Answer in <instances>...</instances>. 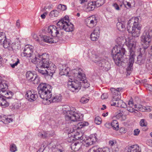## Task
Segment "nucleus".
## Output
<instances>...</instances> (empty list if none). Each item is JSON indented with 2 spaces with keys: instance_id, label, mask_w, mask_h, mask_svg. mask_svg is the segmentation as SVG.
I'll list each match as a JSON object with an SVG mask.
<instances>
[{
  "instance_id": "f257e3e1",
  "label": "nucleus",
  "mask_w": 152,
  "mask_h": 152,
  "mask_svg": "<svg viewBox=\"0 0 152 152\" xmlns=\"http://www.w3.org/2000/svg\"><path fill=\"white\" fill-rule=\"evenodd\" d=\"M72 73L73 76L76 80L73 81L72 78H69L68 84L69 89L71 91L77 92L80 89L81 86L85 88L90 86V84L86 79L85 75L82 69L77 68L73 70Z\"/></svg>"
},
{
  "instance_id": "f03ea898",
  "label": "nucleus",
  "mask_w": 152,
  "mask_h": 152,
  "mask_svg": "<svg viewBox=\"0 0 152 152\" xmlns=\"http://www.w3.org/2000/svg\"><path fill=\"white\" fill-rule=\"evenodd\" d=\"M118 45H116L112 50V57L115 64L119 66L124 60L123 58L125 50L123 47L124 40L122 37H119L116 39Z\"/></svg>"
},
{
  "instance_id": "7ed1b4c3",
  "label": "nucleus",
  "mask_w": 152,
  "mask_h": 152,
  "mask_svg": "<svg viewBox=\"0 0 152 152\" xmlns=\"http://www.w3.org/2000/svg\"><path fill=\"white\" fill-rule=\"evenodd\" d=\"M139 18L136 17L130 19L128 22L127 28L134 37H138L140 33L141 25L139 23Z\"/></svg>"
},
{
  "instance_id": "20e7f679",
  "label": "nucleus",
  "mask_w": 152,
  "mask_h": 152,
  "mask_svg": "<svg viewBox=\"0 0 152 152\" xmlns=\"http://www.w3.org/2000/svg\"><path fill=\"white\" fill-rule=\"evenodd\" d=\"M69 108V107L67 105L64 106L63 108V113L65 114L66 121L75 122L80 121L83 120L82 115L77 113L75 111L76 110L73 108H72L70 110H67Z\"/></svg>"
},
{
  "instance_id": "39448f33",
  "label": "nucleus",
  "mask_w": 152,
  "mask_h": 152,
  "mask_svg": "<svg viewBox=\"0 0 152 152\" xmlns=\"http://www.w3.org/2000/svg\"><path fill=\"white\" fill-rule=\"evenodd\" d=\"M59 32L56 27L51 25L48 27V43H53L57 42L59 40L57 35Z\"/></svg>"
},
{
  "instance_id": "423d86ee",
  "label": "nucleus",
  "mask_w": 152,
  "mask_h": 152,
  "mask_svg": "<svg viewBox=\"0 0 152 152\" xmlns=\"http://www.w3.org/2000/svg\"><path fill=\"white\" fill-rule=\"evenodd\" d=\"M60 29H63L67 32L72 31L74 30L73 25L71 23L64 21V19H61L57 23Z\"/></svg>"
},
{
  "instance_id": "0eeeda50",
  "label": "nucleus",
  "mask_w": 152,
  "mask_h": 152,
  "mask_svg": "<svg viewBox=\"0 0 152 152\" xmlns=\"http://www.w3.org/2000/svg\"><path fill=\"white\" fill-rule=\"evenodd\" d=\"M47 58L48 53H44L42 55H39L37 57L35 56L31 61L34 64H39L40 62L42 64H48Z\"/></svg>"
},
{
  "instance_id": "6e6552de",
  "label": "nucleus",
  "mask_w": 152,
  "mask_h": 152,
  "mask_svg": "<svg viewBox=\"0 0 152 152\" xmlns=\"http://www.w3.org/2000/svg\"><path fill=\"white\" fill-rule=\"evenodd\" d=\"M48 92L49 96H48V102L51 103L54 102H58L61 101L62 99V96L60 94L56 95L52 97V94L51 93L52 89V86L48 84Z\"/></svg>"
},
{
  "instance_id": "1a4fd4ad",
  "label": "nucleus",
  "mask_w": 152,
  "mask_h": 152,
  "mask_svg": "<svg viewBox=\"0 0 152 152\" xmlns=\"http://www.w3.org/2000/svg\"><path fill=\"white\" fill-rule=\"evenodd\" d=\"M152 37V32L151 31H145L141 37V42L147 46L149 45L150 39Z\"/></svg>"
},
{
  "instance_id": "9d476101",
  "label": "nucleus",
  "mask_w": 152,
  "mask_h": 152,
  "mask_svg": "<svg viewBox=\"0 0 152 152\" xmlns=\"http://www.w3.org/2000/svg\"><path fill=\"white\" fill-rule=\"evenodd\" d=\"M36 65L35 70L39 73L44 75L45 76H48V71L45 68L48 69V64H42L39 62V64H35Z\"/></svg>"
},
{
  "instance_id": "9b49d317",
  "label": "nucleus",
  "mask_w": 152,
  "mask_h": 152,
  "mask_svg": "<svg viewBox=\"0 0 152 152\" xmlns=\"http://www.w3.org/2000/svg\"><path fill=\"white\" fill-rule=\"evenodd\" d=\"M87 26L90 28L95 26L97 23V18L93 15L87 18L86 20Z\"/></svg>"
},
{
  "instance_id": "f8f14e48",
  "label": "nucleus",
  "mask_w": 152,
  "mask_h": 152,
  "mask_svg": "<svg viewBox=\"0 0 152 152\" xmlns=\"http://www.w3.org/2000/svg\"><path fill=\"white\" fill-rule=\"evenodd\" d=\"M122 89L121 88H117L116 89L114 88H111L110 90L113 95L112 99L115 100L117 102L120 100L121 96L120 92Z\"/></svg>"
},
{
  "instance_id": "ddd939ff",
  "label": "nucleus",
  "mask_w": 152,
  "mask_h": 152,
  "mask_svg": "<svg viewBox=\"0 0 152 152\" xmlns=\"http://www.w3.org/2000/svg\"><path fill=\"white\" fill-rule=\"evenodd\" d=\"M25 96L27 99L30 102H33L36 100L37 98V92L32 90L26 92Z\"/></svg>"
},
{
  "instance_id": "4468645a",
  "label": "nucleus",
  "mask_w": 152,
  "mask_h": 152,
  "mask_svg": "<svg viewBox=\"0 0 152 152\" xmlns=\"http://www.w3.org/2000/svg\"><path fill=\"white\" fill-rule=\"evenodd\" d=\"M32 36L33 39L41 45L44 46L45 45V42H48L47 36L46 35H42L39 39L37 35L33 33Z\"/></svg>"
},
{
  "instance_id": "2eb2a0df",
  "label": "nucleus",
  "mask_w": 152,
  "mask_h": 152,
  "mask_svg": "<svg viewBox=\"0 0 152 152\" xmlns=\"http://www.w3.org/2000/svg\"><path fill=\"white\" fill-rule=\"evenodd\" d=\"M47 84L46 83H42L38 86L37 88L39 90V94L40 95V96L43 97V94H48V89L46 90L47 88Z\"/></svg>"
},
{
  "instance_id": "dca6fc26",
  "label": "nucleus",
  "mask_w": 152,
  "mask_h": 152,
  "mask_svg": "<svg viewBox=\"0 0 152 152\" xmlns=\"http://www.w3.org/2000/svg\"><path fill=\"white\" fill-rule=\"evenodd\" d=\"M33 52V47L31 45H26L25 46L23 52L22 53L21 55L27 57H30L31 56V53Z\"/></svg>"
},
{
  "instance_id": "f3484780",
  "label": "nucleus",
  "mask_w": 152,
  "mask_h": 152,
  "mask_svg": "<svg viewBox=\"0 0 152 152\" xmlns=\"http://www.w3.org/2000/svg\"><path fill=\"white\" fill-rule=\"evenodd\" d=\"M8 88H6L1 89V91L0 92L1 95L4 97L9 102V99H12V95L13 94V93L10 91L4 90V89H7Z\"/></svg>"
},
{
  "instance_id": "a211bd4d",
  "label": "nucleus",
  "mask_w": 152,
  "mask_h": 152,
  "mask_svg": "<svg viewBox=\"0 0 152 152\" xmlns=\"http://www.w3.org/2000/svg\"><path fill=\"white\" fill-rule=\"evenodd\" d=\"M118 22L117 23V28L120 31H122L125 29V25L126 23V20L123 18H119Z\"/></svg>"
},
{
  "instance_id": "6ab92c4d",
  "label": "nucleus",
  "mask_w": 152,
  "mask_h": 152,
  "mask_svg": "<svg viewBox=\"0 0 152 152\" xmlns=\"http://www.w3.org/2000/svg\"><path fill=\"white\" fill-rule=\"evenodd\" d=\"M99 28L97 27L95 28L93 32L91 34L90 36L91 39L94 41H96L99 37Z\"/></svg>"
},
{
  "instance_id": "aec40b11",
  "label": "nucleus",
  "mask_w": 152,
  "mask_h": 152,
  "mask_svg": "<svg viewBox=\"0 0 152 152\" xmlns=\"http://www.w3.org/2000/svg\"><path fill=\"white\" fill-rule=\"evenodd\" d=\"M56 69V66L51 61H48V75L51 78L53 74L55 72Z\"/></svg>"
},
{
  "instance_id": "412c9836",
  "label": "nucleus",
  "mask_w": 152,
  "mask_h": 152,
  "mask_svg": "<svg viewBox=\"0 0 152 152\" xmlns=\"http://www.w3.org/2000/svg\"><path fill=\"white\" fill-rule=\"evenodd\" d=\"M88 152H110V149L108 147L99 148L94 146L90 148Z\"/></svg>"
},
{
  "instance_id": "4be33fe9",
  "label": "nucleus",
  "mask_w": 152,
  "mask_h": 152,
  "mask_svg": "<svg viewBox=\"0 0 152 152\" xmlns=\"http://www.w3.org/2000/svg\"><path fill=\"white\" fill-rule=\"evenodd\" d=\"M59 74L61 75H67L70 71L69 68L65 66L60 65L59 66Z\"/></svg>"
},
{
  "instance_id": "5701e85b",
  "label": "nucleus",
  "mask_w": 152,
  "mask_h": 152,
  "mask_svg": "<svg viewBox=\"0 0 152 152\" xmlns=\"http://www.w3.org/2000/svg\"><path fill=\"white\" fill-rule=\"evenodd\" d=\"M84 137H82V143L86 147H88L92 145L93 142L91 141L90 137H87L86 136H84Z\"/></svg>"
},
{
  "instance_id": "b1692460",
  "label": "nucleus",
  "mask_w": 152,
  "mask_h": 152,
  "mask_svg": "<svg viewBox=\"0 0 152 152\" xmlns=\"http://www.w3.org/2000/svg\"><path fill=\"white\" fill-rule=\"evenodd\" d=\"M82 143L81 141L79 142L77 141L72 142L71 144V148L72 149H73L76 151H78L81 147Z\"/></svg>"
},
{
  "instance_id": "393cba45",
  "label": "nucleus",
  "mask_w": 152,
  "mask_h": 152,
  "mask_svg": "<svg viewBox=\"0 0 152 152\" xmlns=\"http://www.w3.org/2000/svg\"><path fill=\"white\" fill-rule=\"evenodd\" d=\"M134 56H130L129 62L128 64L126 70L127 71H131L133 70V65L134 63Z\"/></svg>"
},
{
  "instance_id": "a878e982",
  "label": "nucleus",
  "mask_w": 152,
  "mask_h": 152,
  "mask_svg": "<svg viewBox=\"0 0 152 152\" xmlns=\"http://www.w3.org/2000/svg\"><path fill=\"white\" fill-rule=\"evenodd\" d=\"M127 151V152H140V150L138 145L135 144L128 148Z\"/></svg>"
},
{
  "instance_id": "bb28decb",
  "label": "nucleus",
  "mask_w": 152,
  "mask_h": 152,
  "mask_svg": "<svg viewBox=\"0 0 152 152\" xmlns=\"http://www.w3.org/2000/svg\"><path fill=\"white\" fill-rule=\"evenodd\" d=\"M95 3V2H90L87 5L85 6V10L87 12L93 10L96 7Z\"/></svg>"
},
{
  "instance_id": "cd10ccee",
  "label": "nucleus",
  "mask_w": 152,
  "mask_h": 152,
  "mask_svg": "<svg viewBox=\"0 0 152 152\" xmlns=\"http://www.w3.org/2000/svg\"><path fill=\"white\" fill-rule=\"evenodd\" d=\"M135 45L134 43L129 44L128 47L129 48V52L130 53V56H135Z\"/></svg>"
},
{
  "instance_id": "c85d7f7f",
  "label": "nucleus",
  "mask_w": 152,
  "mask_h": 152,
  "mask_svg": "<svg viewBox=\"0 0 152 152\" xmlns=\"http://www.w3.org/2000/svg\"><path fill=\"white\" fill-rule=\"evenodd\" d=\"M9 102L6 99L1 96H0V105L4 107L8 106L9 105Z\"/></svg>"
},
{
  "instance_id": "c756f323",
  "label": "nucleus",
  "mask_w": 152,
  "mask_h": 152,
  "mask_svg": "<svg viewBox=\"0 0 152 152\" xmlns=\"http://www.w3.org/2000/svg\"><path fill=\"white\" fill-rule=\"evenodd\" d=\"M34 72H32L31 71H28L26 74V76L27 79L28 80L32 81L34 77H36L37 75L34 73Z\"/></svg>"
},
{
  "instance_id": "7c9ffc66",
  "label": "nucleus",
  "mask_w": 152,
  "mask_h": 152,
  "mask_svg": "<svg viewBox=\"0 0 152 152\" xmlns=\"http://www.w3.org/2000/svg\"><path fill=\"white\" fill-rule=\"evenodd\" d=\"M137 63L139 65H141L144 64L145 61L144 57L142 56V54H140L137 58Z\"/></svg>"
},
{
  "instance_id": "2f4dec72",
  "label": "nucleus",
  "mask_w": 152,
  "mask_h": 152,
  "mask_svg": "<svg viewBox=\"0 0 152 152\" xmlns=\"http://www.w3.org/2000/svg\"><path fill=\"white\" fill-rule=\"evenodd\" d=\"M95 61H96L95 62L101 68L103 67V66H104V65H105V63H104V62L103 61H104L105 62V61H107L104 59L100 58V59L98 60H95Z\"/></svg>"
},
{
  "instance_id": "473e14b6",
  "label": "nucleus",
  "mask_w": 152,
  "mask_h": 152,
  "mask_svg": "<svg viewBox=\"0 0 152 152\" xmlns=\"http://www.w3.org/2000/svg\"><path fill=\"white\" fill-rule=\"evenodd\" d=\"M59 13V12L56 10H53L51 11L49 14V16L51 19H53L56 17H57Z\"/></svg>"
},
{
  "instance_id": "72a5a7b5",
  "label": "nucleus",
  "mask_w": 152,
  "mask_h": 152,
  "mask_svg": "<svg viewBox=\"0 0 152 152\" xmlns=\"http://www.w3.org/2000/svg\"><path fill=\"white\" fill-rule=\"evenodd\" d=\"M111 127L114 130H118L119 129V124L118 121L116 120H113L111 122Z\"/></svg>"
},
{
  "instance_id": "f704fd0d",
  "label": "nucleus",
  "mask_w": 152,
  "mask_h": 152,
  "mask_svg": "<svg viewBox=\"0 0 152 152\" xmlns=\"http://www.w3.org/2000/svg\"><path fill=\"white\" fill-rule=\"evenodd\" d=\"M2 44H3V46L5 48H8L10 47L11 45L10 40L6 38L4 40Z\"/></svg>"
},
{
  "instance_id": "c9c22d12",
  "label": "nucleus",
  "mask_w": 152,
  "mask_h": 152,
  "mask_svg": "<svg viewBox=\"0 0 152 152\" xmlns=\"http://www.w3.org/2000/svg\"><path fill=\"white\" fill-rule=\"evenodd\" d=\"M104 62L105 63L104 61ZM105 65H104V66L101 69L104 71H107L110 69V65L108 61H105Z\"/></svg>"
},
{
  "instance_id": "e433bc0d",
  "label": "nucleus",
  "mask_w": 152,
  "mask_h": 152,
  "mask_svg": "<svg viewBox=\"0 0 152 152\" xmlns=\"http://www.w3.org/2000/svg\"><path fill=\"white\" fill-rule=\"evenodd\" d=\"M7 86L5 81L1 80V77L0 76V90L6 88Z\"/></svg>"
},
{
  "instance_id": "4c0bfd02",
  "label": "nucleus",
  "mask_w": 152,
  "mask_h": 152,
  "mask_svg": "<svg viewBox=\"0 0 152 152\" xmlns=\"http://www.w3.org/2000/svg\"><path fill=\"white\" fill-rule=\"evenodd\" d=\"M118 104L117 107H121L125 108L127 107V105L126 103L124 102L122 100H119L117 102Z\"/></svg>"
},
{
  "instance_id": "58836bf2",
  "label": "nucleus",
  "mask_w": 152,
  "mask_h": 152,
  "mask_svg": "<svg viewBox=\"0 0 152 152\" xmlns=\"http://www.w3.org/2000/svg\"><path fill=\"white\" fill-rule=\"evenodd\" d=\"M84 136H85V135H83L82 136H81L80 135V134L78 132H76L75 134V135L74 137V140H78V141L81 140L82 141V137H84Z\"/></svg>"
},
{
  "instance_id": "ea45409f",
  "label": "nucleus",
  "mask_w": 152,
  "mask_h": 152,
  "mask_svg": "<svg viewBox=\"0 0 152 152\" xmlns=\"http://www.w3.org/2000/svg\"><path fill=\"white\" fill-rule=\"evenodd\" d=\"M105 2L104 0H97L95 2L96 7H98L102 5Z\"/></svg>"
},
{
  "instance_id": "a19ab883",
  "label": "nucleus",
  "mask_w": 152,
  "mask_h": 152,
  "mask_svg": "<svg viewBox=\"0 0 152 152\" xmlns=\"http://www.w3.org/2000/svg\"><path fill=\"white\" fill-rule=\"evenodd\" d=\"M43 96V97H40L42 99V103L45 105H46L48 102V94H44Z\"/></svg>"
},
{
  "instance_id": "79ce46f5",
  "label": "nucleus",
  "mask_w": 152,
  "mask_h": 152,
  "mask_svg": "<svg viewBox=\"0 0 152 152\" xmlns=\"http://www.w3.org/2000/svg\"><path fill=\"white\" fill-rule=\"evenodd\" d=\"M66 6L65 5L60 4L57 7V9L59 11H63L66 10Z\"/></svg>"
},
{
  "instance_id": "37998d69",
  "label": "nucleus",
  "mask_w": 152,
  "mask_h": 152,
  "mask_svg": "<svg viewBox=\"0 0 152 152\" xmlns=\"http://www.w3.org/2000/svg\"><path fill=\"white\" fill-rule=\"evenodd\" d=\"M68 135V137H69V138L68 139V141L69 142H71L72 141L74 140V136L75 135V134H73L72 133V134L70 133H67Z\"/></svg>"
},
{
  "instance_id": "c03bdc74",
  "label": "nucleus",
  "mask_w": 152,
  "mask_h": 152,
  "mask_svg": "<svg viewBox=\"0 0 152 152\" xmlns=\"http://www.w3.org/2000/svg\"><path fill=\"white\" fill-rule=\"evenodd\" d=\"M10 150L11 152H15L17 151V148L14 144H11L10 146Z\"/></svg>"
},
{
  "instance_id": "a18cd8bd",
  "label": "nucleus",
  "mask_w": 152,
  "mask_h": 152,
  "mask_svg": "<svg viewBox=\"0 0 152 152\" xmlns=\"http://www.w3.org/2000/svg\"><path fill=\"white\" fill-rule=\"evenodd\" d=\"M21 102H15L13 105V107L15 109H18L21 106Z\"/></svg>"
},
{
  "instance_id": "49530a36",
  "label": "nucleus",
  "mask_w": 152,
  "mask_h": 152,
  "mask_svg": "<svg viewBox=\"0 0 152 152\" xmlns=\"http://www.w3.org/2000/svg\"><path fill=\"white\" fill-rule=\"evenodd\" d=\"M88 122H83L79 123L78 124V127L82 128L84 126H88Z\"/></svg>"
},
{
  "instance_id": "de8ad7c7",
  "label": "nucleus",
  "mask_w": 152,
  "mask_h": 152,
  "mask_svg": "<svg viewBox=\"0 0 152 152\" xmlns=\"http://www.w3.org/2000/svg\"><path fill=\"white\" fill-rule=\"evenodd\" d=\"M32 81H33V83L34 84H37L40 82L39 78L37 75L36 77H34L33 79L32 80Z\"/></svg>"
},
{
  "instance_id": "09e8293b",
  "label": "nucleus",
  "mask_w": 152,
  "mask_h": 152,
  "mask_svg": "<svg viewBox=\"0 0 152 152\" xmlns=\"http://www.w3.org/2000/svg\"><path fill=\"white\" fill-rule=\"evenodd\" d=\"M89 137L93 143L96 142L97 140V138L96 134L91 135Z\"/></svg>"
},
{
  "instance_id": "8fccbe9b",
  "label": "nucleus",
  "mask_w": 152,
  "mask_h": 152,
  "mask_svg": "<svg viewBox=\"0 0 152 152\" xmlns=\"http://www.w3.org/2000/svg\"><path fill=\"white\" fill-rule=\"evenodd\" d=\"M38 135L40 137L45 138L47 137V133L46 132L43 131L39 132L38 133Z\"/></svg>"
},
{
  "instance_id": "3c124183",
  "label": "nucleus",
  "mask_w": 152,
  "mask_h": 152,
  "mask_svg": "<svg viewBox=\"0 0 152 152\" xmlns=\"http://www.w3.org/2000/svg\"><path fill=\"white\" fill-rule=\"evenodd\" d=\"M101 118L99 116L96 117L94 119V122L97 124L99 125L101 122Z\"/></svg>"
},
{
  "instance_id": "603ef678",
  "label": "nucleus",
  "mask_w": 152,
  "mask_h": 152,
  "mask_svg": "<svg viewBox=\"0 0 152 152\" xmlns=\"http://www.w3.org/2000/svg\"><path fill=\"white\" fill-rule=\"evenodd\" d=\"M140 124V126H146L147 125L146 122L143 119L141 120Z\"/></svg>"
},
{
  "instance_id": "864d4df0",
  "label": "nucleus",
  "mask_w": 152,
  "mask_h": 152,
  "mask_svg": "<svg viewBox=\"0 0 152 152\" xmlns=\"http://www.w3.org/2000/svg\"><path fill=\"white\" fill-rule=\"evenodd\" d=\"M20 62L18 58H17L16 61L15 62L12 64H10L12 68H14L15 66H16Z\"/></svg>"
},
{
  "instance_id": "5fc2aeb1",
  "label": "nucleus",
  "mask_w": 152,
  "mask_h": 152,
  "mask_svg": "<svg viewBox=\"0 0 152 152\" xmlns=\"http://www.w3.org/2000/svg\"><path fill=\"white\" fill-rule=\"evenodd\" d=\"M113 152H117L119 150V148L118 146L117 145L113 147H112Z\"/></svg>"
},
{
  "instance_id": "6e6d98bb",
  "label": "nucleus",
  "mask_w": 152,
  "mask_h": 152,
  "mask_svg": "<svg viewBox=\"0 0 152 152\" xmlns=\"http://www.w3.org/2000/svg\"><path fill=\"white\" fill-rule=\"evenodd\" d=\"M109 145H110L112 147H113L115 145H116V142L115 140H110L109 142Z\"/></svg>"
},
{
  "instance_id": "4d7b16f0",
  "label": "nucleus",
  "mask_w": 152,
  "mask_h": 152,
  "mask_svg": "<svg viewBox=\"0 0 152 152\" xmlns=\"http://www.w3.org/2000/svg\"><path fill=\"white\" fill-rule=\"evenodd\" d=\"M110 104L112 106H116L117 107L118 104H117V102H115V100H114L113 99H112L111 101L110 102Z\"/></svg>"
},
{
  "instance_id": "13d9d810",
  "label": "nucleus",
  "mask_w": 152,
  "mask_h": 152,
  "mask_svg": "<svg viewBox=\"0 0 152 152\" xmlns=\"http://www.w3.org/2000/svg\"><path fill=\"white\" fill-rule=\"evenodd\" d=\"M13 119L11 118H9L7 116V118L6 120L5 121H4V123L5 124H8L10 122H12V121Z\"/></svg>"
},
{
  "instance_id": "bf43d9fd",
  "label": "nucleus",
  "mask_w": 152,
  "mask_h": 152,
  "mask_svg": "<svg viewBox=\"0 0 152 152\" xmlns=\"http://www.w3.org/2000/svg\"><path fill=\"white\" fill-rule=\"evenodd\" d=\"M88 99H87L84 97L81 98L80 100V102L83 103H86L88 102Z\"/></svg>"
},
{
  "instance_id": "052dcab7",
  "label": "nucleus",
  "mask_w": 152,
  "mask_h": 152,
  "mask_svg": "<svg viewBox=\"0 0 152 152\" xmlns=\"http://www.w3.org/2000/svg\"><path fill=\"white\" fill-rule=\"evenodd\" d=\"M46 147H45V145L43 144H42L40 148L37 152H43Z\"/></svg>"
},
{
  "instance_id": "680f3d73",
  "label": "nucleus",
  "mask_w": 152,
  "mask_h": 152,
  "mask_svg": "<svg viewBox=\"0 0 152 152\" xmlns=\"http://www.w3.org/2000/svg\"><path fill=\"white\" fill-rule=\"evenodd\" d=\"M6 39V36L4 33L0 32V39Z\"/></svg>"
},
{
  "instance_id": "e2e57ef3",
  "label": "nucleus",
  "mask_w": 152,
  "mask_h": 152,
  "mask_svg": "<svg viewBox=\"0 0 152 152\" xmlns=\"http://www.w3.org/2000/svg\"><path fill=\"white\" fill-rule=\"evenodd\" d=\"M136 106V108L137 107V106H138L137 107L139 108L140 110V111H142V112L144 111V110H143L144 107L142 105H135Z\"/></svg>"
},
{
  "instance_id": "0e129e2a",
  "label": "nucleus",
  "mask_w": 152,
  "mask_h": 152,
  "mask_svg": "<svg viewBox=\"0 0 152 152\" xmlns=\"http://www.w3.org/2000/svg\"><path fill=\"white\" fill-rule=\"evenodd\" d=\"M113 6L117 10H120V7H119V5L116 3H115L113 4Z\"/></svg>"
},
{
  "instance_id": "69168bd1",
  "label": "nucleus",
  "mask_w": 152,
  "mask_h": 152,
  "mask_svg": "<svg viewBox=\"0 0 152 152\" xmlns=\"http://www.w3.org/2000/svg\"><path fill=\"white\" fill-rule=\"evenodd\" d=\"M126 107L127 110L128 111L131 113H133L134 111V108H132V107L129 106Z\"/></svg>"
},
{
  "instance_id": "338daca9",
  "label": "nucleus",
  "mask_w": 152,
  "mask_h": 152,
  "mask_svg": "<svg viewBox=\"0 0 152 152\" xmlns=\"http://www.w3.org/2000/svg\"><path fill=\"white\" fill-rule=\"evenodd\" d=\"M66 133H70L71 134H72V133H73V134H75L76 132H75V130L73 129H70V130L69 129H68L66 131Z\"/></svg>"
},
{
  "instance_id": "774afa93",
  "label": "nucleus",
  "mask_w": 152,
  "mask_h": 152,
  "mask_svg": "<svg viewBox=\"0 0 152 152\" xmlns=\"http://www.w3.org/2000/svg\"><path fill=\"white\" fill-rule=\"evenodd\" d=\"M66 133H70L71 134H72V133H73V134H75L76 132H75V130L73 129H70V130L69 129H68L66 131Z\"/></svg>"
}]
</instances>
